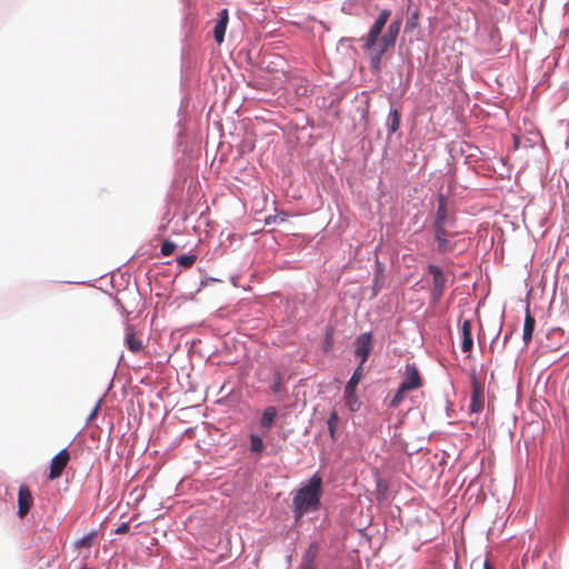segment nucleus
<instances>
[{
	"instance_id": "nucleus-26",
	"label": "nucleus",
	"mask_w": 569,
	"mask_h": 569,
	"mask_svg": "<svg viewBox=\"0 0 569 569\" xmlns=\"http://www.w3.org/2000/svg\"><path fill=\"white\" fill-rule=\"evenodd\" d=\"M130 529V526L128 522H123L121 523L117 529H116V533L117 535H123V533H127Z\"/></svg>"
},
{
	"instance_id": "nucleus-8",
	"label": "nucleus",
	"mask_w": 569,
	"mask_h": 569,
	"mask_svg": "<svg viewBox=\"0 0 569 569\" xmlns=\"http://www.w3.org/2000/svg\"><path fill=\"white\" fill-rule=\"evenodd\" d=\"M372 350V335L370 332L361 333L356 340V356L360 357V363L363 365Z\"/></svg>"
},
{
	"instance_id": "nucleus-2",
	"label": "nucleus",
	"mask_w": 569,
	"mask_h": 569,
	"mask_svg": "<svg viewBox=\"0 0 569 569\" xmlns=\"http://www.w3.org/2000/svg\"><path fill=\"white\" fill-rule=\"evenodd\" d=\"M322 479L313 475L293 496L292 507L296 520H299L308 512L319 509L321 498Z\"/></svg>"
},
{
	"instance_id": "nucleus-7",
	"label": "nucleus",
	"mask_w": 569,
	"mask_h": 569,
	"mask_svg": "<svg viewBox=\"0 0 569 569\" xmlns=\"http://www.w3.org/2000/svg\"><path fill=\"white\" fill-rule=\"evenodd\" d=\"M471 389L470 411L480 412L483 409L485 402L483 386L478 381L476 376L471 377Z\"/></svg>"
},
{
	"instance_id": "nucleus-14",
	"label": "nucleus",
	"mask_w": 569,
	"mask_h": 569,
	"mask_svg": "<svg viewBox=\"0 0 569 569\" xmlns=\"http://www.w3.org/2000/svg\"><path fill=\"white\" fill-rule=\"evenodd\" d=\"M535 326H536V320L530 312L529 306H527L525 322H523V333H522V340L526 346H528L532 339Z\"/></svg>"
},
{
	"instance_id": "nucleus-5",
	"label": "nucleus",
	"mask_w": 569,
	"mask_h": 569,
	"mask_svg": "<svg viewBox=\"0 0 569 569\" xmlns=\"http://www.w3.org/2000/svg\"><path fill=\"white\" fill-rule=\"evenodd\" d=\"M428 271L432 276V296L438 300L442 297L446 289V276L442 269L435 264H429Z\"/></svg>"
},
{
	"instance_id": "nucleus-4",
	"label": "nucleus",
	"mask_w": 569,
	"mask_h": 569,
	"mask_svg": "<svg viewBox=\"0 0 569 569\" xmlns=\"http://www.w3.org/2000/svg\"><path fill=\"white\" fill-rule=\"evenodd\" d=\"M402 390L413 391L422 386V377L415 363H407L403 372V380L400 383Z\"/></svg>"
},
{
	"instance_id": "nucleus-32",
	"label": "nucleus",
	"mask_w": 569,
	"mask_h": 569,
	"mask_svg": "<svg viewBox=\"0 0 569 569\" xmlns=\"http://www.w3.org/2000/svg\"><path fill=\"white\" fill-rule=\"evenodd\" d=\"M329 430H330L331 437H332V438H335L336 429H335V428H331V429H329Z\"/></svg>"
},
{
	"instance_id": "nucleus-23",
	"label": "nucleus",
	"mask_w": 569,
	"mask_h": 569,
	"mask_svg": "<svg viewBox=\"0 0 569 569\" xmlns=\"http://www.w3.org/2000/svg\"><path fill=\"white\" fill-rule=\"evenodd\" d=\"M177 246L170 240H164L161 244V254L168 257L173 253Z\"/></svg>"
},
{
	"instance_id": "nucleus-6",
	"label": "nucleus",
	"mask_w": 569,
	"mask_h": 569,
	"mask_svg": "<svg viewBox=\"0 0 569 569\" xmlns=\"http://www.w3.org/2000/svg\"><path fill=\"white\" fill-rule=\"evenodd\" d=\"M124 345L133 353H138L144 348L141 333L131 325L126 327Z\"/></svg>"
},
{
	"instance_id": "nucleus-13",
	"label": "nucleus",
	"mask_w": 569,
	"mask_h": 569,
	"mask_svg": "<svg viewBox=\"0 0 569 569\" xmlns=\"http://www.w3.org/2000/svg\"><path fill=\"white\" fill-rule=\"evenodd\" d=\"M362 377H363V365L360 363L353 371V373L345 389L346 397L349 399V401H351V398L355 395L356 388H357L358 383L360 382V380L362 379Z\"/></svg>"
},
{
	"instance_id": "nucleus-3",
	"label": "nucleus",
	"mask_w": 569,
	"mask_h": 569,
	"mask_svg": "<svg viewBox=\"0 0 569 569\" xmlns=\"http://www.w3.org/2000/svg\"><path fill=\"white\" fill-rule=\"evenodd\" d=\"M433 227L438 251L441 253L452 251L455 246L451 243L450 238L457 234V232L452 230L455 227H450L448 223L433 224Z\"/></svg>"
},
{
	"instance_id": "nucleus-24",
	"label": "nucleus",
	"mask_w": 569,
	"mask_h": 569,
	"mask_svg": "<svg viewBox=\"0 0 569 569\" xmlns=\"http://www.w3.org/2000/svg\"><path fill=\"white\" fill-rule=\"evenodd\" d=\"M283 221H286V214L283 212L280 214L268 216L264 219L266 224L278 223V222H283Z\"/></svg>"
},
{
	"instance_id": "nucleus-18",
	"label": "nucleus",
	"mask_w": 569,
	"mask_h": 569,
	"mask_svg": "<svg viewBox=\"0 0 569 569\" xmlns=\"http://www.w3.org/2000/svg\"><path fill=\"white\" fill-rule=\"evenodd\" d=\"M409 392L408 390H402V387L399 386L396 393L391 397H387L386 401L388 407L390 408H397L405 399V395Z\"/></svg>"
},
{
	"instance_id": "nucleus-20",
	"label": "nucleus",
	"mask_w": 569,
	"mask_h": 569,
	"mask_svg": "<svg viewBox=\"0 0 569 569\" xmlns=\"http://www.w3.org/2000/svg\"><path fill=\"white\" fill-rule=\"evenodd\" d=\"M97 531H92L88 533L87 536L82 537L81 539L76 541L77 548H91L94 545L96 538H97Z\"/></svg>"
},
{
	"instance_id": "nucleus-29",
	"label": "nucleus",
	"mask_w": 569,
	"mask_h": 569,
	"mask_svg": "<svg viewBox=\"0 0 569 569\" xmlns=\"http://www.w3.org/2000/svg\"><path fill=\"white\" fill-rule=\"evenodd\" d=\"M308 93V87L307 86H301L297 89V94L299 96H305Z\"/></svg>"
},
{
	"instance_id": "nucleus-22",
	"label": "nucleus",
	"mask_w": 569,
	"mask_h": 569,
	"mask_svg": "<svg viewBox=\"0 0 569 569\" xmlns=\"http://www.w3.org/2000/svg\"><path fill=\"white\" fill-rule=\"evenodd\" d=\"M197 257L194 254H182L177 258V262L179 266L183 268H190L196 262Z\"/></svg>"
},
{
	"instance_id": "nucleus-17",
	"label": "nucleus",
	"mask_w": 569,
	"mask_h": 569,
	"mask_svg": "<svg viewBox=\"0 0 569 569\" xmlns=\"http://www.w3.org/2000/svg\"><path fill=\"white\" fill-rule=\"evenodd\" d=\"M318 553H319V545H318V542L313 541L309 545V547L305 551V553L301 558V561L315 563Z\"/></svg>"
},
{
	"instance_id": "nucleus-12",
	"label": "nucleus",
	"mask_w": 569,
	"mask_h": 569,
	"mask_svg": "<svg viewBox=\"0 0 569 569\" xmlns=\"http://www.w3.org/2000/svg\"><path fill=\"white\" fill-rule=\"evenodd\" d=\"M448 223L450 227H455V219L448 217L447 212V197L443 194H439L438 197V208L436 213V219L433 224H442Z\"/></svg>"
},
{
	"instance_id": "nucleus-16",
	"label": "nucleus",
	"mask_w": 569,
	"mask_h": 569,
	"mask_svg": "<svg viewBox=\"0 0 569 569\" xmlns=\"http://www.w3.org/2000/svg\"><path fill=\"white\" fill-rule=\"evenodd\" d=\"M401 121V113L399 110L393 109L389 112L388 119H387V127L389 134H392L398 131L400 127Z\"/></svg>"
},
{
	"instance_id": "nucleus-15",
	"label": "nucleus",
	"mask_w": 569,
	"mask_h": 569,
	"mask_svg": "<svg viewBox=\"0 0 569 569\" xmlns=\"http://www.w3.org/2000/svg\"><path fill=\"white\" fill-rule=\"evenodd\" d=\"M472 325L470 320H465L461 326V350L462 352H469L473 347V340L471 335Z\"/></svg>"
},
{
	"instance_id": "nucleus-21",
	"label": "nucleus",
	"mask_w": 569,
	"mask_h": 569,
	"mask_svg": "<svg viewBox=\"0 0 569 569\" xmlns=\"http://www.w3.org/2000/svg\"><path fill=\"white\" fill-rule=\"evenodd\" d=\"M250 448H251V451L254 452V453H261L262 450H263V440L261 437H259L258 435H254L252 433L250 436Z\"/></svg>"
},
{
	"instance_id": "nucleus-19",
	"label": "nucleus",
	"mask_w": 569,
	"mask_h": 569,
	"mask_svg": "<svg viewBox=\"0 0 569 569\" xmlns=\"http://www.w3.org/2000/svg\"><path fill=\"white\" fill-rule=\"evenodd\" d=\"M276 416H277L276 408L268 407L262 415L260 427H270L273 423Z\"/></svg>"
},
{
	"instance_id": "nucleus-31",
	"label": "nucleus",
	"mask_w": 569,
	"mask_h": 569,
	"mask_svg": "<svg viewBox=\"0 0 569 569\" xmlns=\"http://www.w3.org/2000/svg\"><path fill=\"white\" fill-rule=\"evenodd\" d=\"M483 569H493V568L491 567V565L488 561H486L483 565Z\"/></svg>"
},
{
	"instance_id": "nucleus-1",
	"label": "nucleus",
	"mask_w": 569,
	"mask_h": 569,
	"mask_svg": "<svg viewBox=\"0 0 569 569\" xmlns=\"http://www.w3.org/2000/svg\"><path fill=\"white\" fill-rule=\"evenodd\" d=\"M390 16L391 11L389 9L381 10L368 33L360 38V42L362 43L361 48L368 53L370 68L375 73L380 71L382 56L395 47L401 29L402 21L401 19H397L393 20L388 26L387 31L382 33Z\"/></svg>"
},
{
	"instance_id": "nucleus-10",
	"label": "nucleus",
	"mask_w": 569,
	"mask_h": 569,
	"mask_svg": "<svg viewBox=\"0 0 569 569\" xmlns=\"http://www.w3.org/2000/svg\"><path fill=\"white\" fill-rule=\"evenodd\" d=\"M70 459L69 452L63 449L59 453H57L50 463V473L49 479L53 480L59 478L62 475L63 469L66 468L68 461Z\"/></svg>"
},
{
	"instance_id": "nucleus-30",
	"label": "nucleus",
	"mask_w": 569,
	"mask_h": 569,
	"mask_svg": "<svg viewBox=\"0 0 569 569\" xmlns=\"http://www.w3.org/2000/svg\"><path fill=\"white\" fill-rule=\"evenodd\" d=\"M331 345H332L331 338H330V336H327V338H326V350L331 348Z\"/></svg>"
},
{
	"instance_id": "nucleus-9",
	"label": "nucleus",
	"mask_w": 569,
	"mask_h": 569,
	"mask_svg": "<svg viewBox=\"0 0 569 569\" xmlns=\"http://www.w3.org/2000/svg\"><path fill=\"white\" fill-rule=\"evenodd\" d=\"M33 505L31 491L27 485H21L18 491V516L22 519Z\"/></svg>"
},
{
	"instance_id": "nucleus-27",
	"label": "nucleus",
	"mask_w": 569,
	"mask_h": 569,
	"mask_svg": "<svg viewBox=\"0 0 569 569\" xmlns=\"http://www.w3.org/2000/svg\"><path fill=\"white\" fill-rule=\"evenodd\" d=\"M281 388V377L279 373H276V380L272 386L273 392H279Z\"/></svg>"
},
{
	"instance_id": "nucleus-25",
	"label": "nucleus",
	"mask_w": 569,
	"mask_h": 569,
	"mask_svg": "<svg viewBox=\"0 0 569 569\" xmlns=\"http://www.w3.org/2000/svg\"><path fill=\"white\" fill-rule=\"evenodd\" d=\"M100 406H101V399L98 400L94 406L92 407V409L90 410V412L88 413L87 418H86V421L87 422H90L98 413L99 409H100Z\"/></svg>"
},
{
	"instance_id": "nucleus-11",
	"label": "nucleus",
	"mask_w": 569,
	"mask_h": 569,
	"mask_svg": "<svg viewBox=\"0 0 569 569\" xmlns=\"http://www.w3.org/2000/svg\"><path fill=\"white\" fill-rule=\"evenodd\" d=\"M219 19L213 28V37L218 44L222 43L224 40L226 30L229 22V11L228 9H222L219 12Z\"/></svg>"
},
{
	"instance_id": "nucleus-28",
	"label": "nucleus",
	"mask_w": 569,
	"mask_h": 569,
	"mask_svg": "<svg viewBox=\"0 0 569 569\" xmlns=\"http://www.w3.org/2000/svg\"><path fill=\"white\" fill-rule=\"evenodd\" d=\"M299 569H315V563L301 561Z\"/></svg>"
}]
</instances>
